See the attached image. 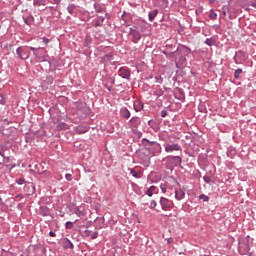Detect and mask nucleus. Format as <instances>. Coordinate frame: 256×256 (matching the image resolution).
I'll use <instances>...</instances> for the list:
<instances>
[{
    "mask_svg": "<svg viewBox=\"0 0 256 256\" xmlns=\"http://www.w3.org/2000/svg\"><path fill=\"white\" fill-rule=\"evenodd\" d=\"M171 243H173V238H171V237H170V238H167V244H168V245H171Z\"/></svg>",
    "mask_w": 256,
    "mask_h": 256,
    "instance_id": "052dcab7",
    "label": "nucleus"
},
{
    "mask_svg": "<svg viewBox=\"0 0 256 256\" xmlns=\"http://www.w3.org/2000/svg\"><path fill=\"white\" fill-rule=\"evenodd\" d=\"M16 55L22 60L27 61L31 57V52L27 51L26 47L20 46L16 49Z\"/></svg>",
    "mask_w": 256,
    "mask_h": 256,
    "instance_id": "0eeeda50",
    "label": "nucleus"
},
{
    "mask_svg": "<svg viewBox=\"0 0 256 256\" xmlns=\"http://www.w3.org/2000/svg\"><path fill=\"white\" fill-rule=\"evenodd\" d=\"M46 1L47 0H34L33 3L36 7H41V5H45Z\"/></svg>",
    "mask_w": 256,
    "mask_h": 256,
    "instance_id": "7c9ffc66",
    "label": "nucleus"
},
{
    "mask_svg": "<svg viewBox=\"0 0 256 256\" xmlns=\"http://www.w3.org/2000/svg\"><path fill=\"white\" fill-rule=\"evenodd\" d=\"M164 55H166V57H170L173 59V57H175V54L177 53V50L175 52H171V53H167V52H163Z\"/></svg>",
    "mask_w": 256,
    "mask_h": 256,
    "instance_id": "58836bf2",
    "label": "nucleus"
},
{
    "mask_svg": "<svg viewBox=\"0 0 256 256\" xmlns=\"http://www.w3.org/2000/svg\"><path fill=\"white\" fill-rule=\"evenodd\" d=\"M0 156H2L3 159H5V151L4 150H0Z\"/></svg>",
    "mask_w": 256,
    "mask_h": 256,
    "instance_id": "69168bd1",
    "label": "nucleus"
},
{
    "mask_svg": "<svg viewBox=\"0 0 256 256\" xmlns=\"http://www.w3.org/2000/svg\"><path fill=\"white\" fill-rule=\"evenodd\" d=\"M77 6L75 4H69L68 7H67V11L70 15H73L74 11H75V8Z\"/></svg>",
    "mask_w": 256,
    "mask_h": 256,
    "instance_id": "c85d7f7f",
    "label": "nucleus"
},
{
    "mask_svg": "<svg viewBox=\"0 0 256 256\" xmlns=\"http://www.w3.org/2000/svg\"><path fill=\"white\" fill-rule=\"evenodd\" d=\"M137 30L136 29H133V28H129V35H132L134 32H136Z\"/></svg>",
    "mask_w": 256,
    "mask_h": 256,
    "instance_id": "680f3d73",
    "label": "nucleus"
},
{
    "mask_svg": "<svg viewBox=\"0 0 256 256\" xmlns=\"http://www.w3.org/2000/svg\"><path fill=\"white\" fill-rule=\"evenodd\" d=\"M157 15H159V10L158 9H154L153 11L148 13V19L149 21H155V18L157 17Z\"/></svg>",
    "mask_w": 256,
    "mask_h": 256,
    "instance_id": "a211bd4d",
    "label": "nucleus"
},
{
    "mask_svg": "<svg viewBox=\"0 0 256 256\" xmlns=\"http://www.w3.org/2000/svg\"><path fill=\"white\" fill-rule=\"evenodd\" d=\"M105 58L108 59V61H111V59H113V55L111 54H106Z\"/></svg>",
    "mask_w": 256,
    "mask_h": 256,
    "instance_id": "4d7b16f0",
    "label": "nucleus"
},
{
    "mask_svg": "<svg viewBox=\"0 0 256 256\" xmlns=\"http://www.w3.org/2000/svg\"><path fill=\"white\" fill-rule=\"evenodd\" d=\"M17 185H25V178L16 179Z\"/></svg>",
    "mask_w": 256,
    "mask_h": 256,
    "instance_id": "e433bc0d",
    "label": "nucleus"
},
{
    "mask_svg": "<svg viewBox=\"0 0 256 256\" xmlns=\"http://www.w3.org/2000/svg\"><path fill=\"white\" fill-rule=\"evenodd\" d=\"M249 7H250L249 4H247V5L243 6V9L245 11H251V8H249Z\"/></svg>",
    "mask_w": 256,
    "mask_h": 256,
    "instance_id": "bf43d9fd",
    "label": "nucleus"
},
{
    "mask_svg": "<svg viewBox=\"0 0 256 256\" xmlns=\"http://www.w3.org/2000/svg\"><path fill=\"white\" fill-rule=\"evenodd\" d=\"M118 75L122 79H127V81H131V70L127 67H120L118 70Z\"/></svg>",
    "mask_w": 256,
    "mask_h": 256,
    "instance_id": "6e6552de",
    "label": "nucleus"
},
{
    "mask_svg": "<svg viewBox=\"0 0 256 256\" xmlns=\"http://www.w3.org/2000/svg\"><path fill=\"white\" fill-rule=\"evenodd\" d=\"M43 49L44 48H38L37 54H34L36 59H45V54L43 52H41V50H43Z\"/></svg>",
    "mask_w": 256,
    "mask_h": 256,
    "instance_id": "b1692460",
    "label": "nucleus"
},
{
    "mask_svg": "<svg viewBox=\"0 0 256 256\" xmlns=\"http://www.w3.org/2000/svg\"><path fill=\"white\" fill-rule=\"evenodd\" d=\"M97 223H99V225L96 226V229H103V225H105V218L98 219Z\"/></svg>",
    "mask_w": 256,
    "mask_h": 256,
    "instance_id": "c756f323",
    "label": "nucleus"
},
{
    "mask_svg": "<svg viewBox=\"0 0 256 256\" xmlns=\"http://www.w3.org/2000/svg\"><path fill=\"white\" fill-rule=\"evenodd\" d=\"M58 131H67L69 129V125L65 122H61L57 125Z\"/></svg>",
    "mask_w": 256,
    "mask_h": 256,
    "instance_id": "412c9836",
    "label": "nucleus"
},
{
    "mask_svg": "<svg viewBox=\"0 0 256 256\" xmlns=\"http://www.w3.org/2000/svg\"><path fill=\"white\" fill-rule=\"evenodd\" d=\"M42 41H43V43H44L45 45H49V43H50L51 40H49V38H47V37H43V38H42Z\"/></svg>",
    "mask_w": 256,
    "mask_h": 256,
    "instance_id": "8fccbe9b",
    "label": "nucleus"
},
{
    "mask_svg": "<svg viewBox=\"0 0 256 256\" xmlns=\"http://www.w3.org/2000/svg\"><path fill=\"white\" fill-rule=\"evenodd\" d=\"M167 115H168L167 109H164V110H162V111L160 112V116H161L162 118H165Z\"/></svg>",
    "mask_w": 256,
    "mask_h": 256,
    "instance_id": "49530a36",
    "label": "nucleus"
},
{
    "mask_svg": "<svg viewBox=\"0 0 256 256\" xmlns=\"http://www.w3.org/2000/svg\"><path fill=\"white\" fill-rule=\"evenodd\" d=\"M148 125L151 129H153V131H155V133H157V131L160 129L159 123H157L155 120H149Z\"/></svg>",
    "mask_w": 256,
    "mask_h": 256,
    "instance_id": "4468645a",
    "label": "nucleus"
},
{
    "mask_svg": "<svg viewBox=\"0 0 256 256\" xmlns=\"http://www.w3.org/2000/svg\"><path fill=\"white\" fill-rule=\"evenodd\" d=\"M160 205L162 211H169L173 207V202L165 197H160Z\"/></svg>",
    "mask_w": 256,
    "mask_h": 256,
    "instance_id": "1a4fd4ad",
    "label": "nucleus"
},
{
    "mask_svg": "<svg viewBox=\"0 0 256 256\" xmlns=\"http://www.w3.org/2000/svg\"><path fill=\"white\" fill-rule=\"evenodd\" d=\"M142 142L145 145L146 149H148V151L154 156L161 155L163 148L161 147V144L159 142L150 141L147 138H143Z\"/></svg>",
    "mask_w": 256,
    "mask_h": 256,
    "instance_id": "7ed1b4c3",
    "label": "nucleus"
},
{
    "mask_svg": "<svg viewBox=\"0 0 256 256\" xmlns=\"http://www.w3.org/2000/svg\"><path fill=\"white\" fill-rule=\"evenodd\" d=\"M85 235H87L88 237H91V239H97L99 237V232L95 231L92 232L91 230H85Z\"/></svg>",
    "mask_w": 256,
    "mask_h": 256,
    "instance_id": "6ab92c4d",
    "label": "nucleus"
},
{
    "mask_svg": "<svg viewBox=\"0 0 256 256\" xmlns=\"http://www.w3.org/2000/svg\"><path fill=\"white\" fill-rule=\"evenodd\" d=\"M203 181H204V183H211V176H203Z\"/></svg>",
    "mask_w": 256,
    "mask_h": 256,
    "instance_id": "79ce46f5",
    "label": "nucleus"
},
{
    "mask_svg": "<svg viewBox=\"0 0 256 256\" xmlns=\"http://www.w3.org/2000/svg\"><path fill=\"white\" fill-rule=\"evenodd\" d=\"M4 161H5V163H7V165L10 164L11 163V156L5 157Z\"/></svg>",
    "mask_w": 256,
    "mask_h": 256,
    "instance_id": "603ef678",
    "label": "nucleus"
},
{
    "mask_svg": "<svg viewBox=\"0 0 256 256\" xmlns=\"http://www.w3.org/2000/svg\"><path fill=\"white\" fill-rule=\"evenodd\" d=\"M97 19L101 21V23H105V16H97Z\"/></svg>",
    "mask_w": 256,
    "mask_h": 256,
    "instance_id": "864d4df0",
    "label": "nucleus"
},
{
    "mask_svg": "<svg viewBox=\"0 0 256 256\" xmlns=\"http://www.w3.org/2000/svg\"><path fill=\"white\" fill-rule=\"evenodd\" d=\"M176 67L177 69H181V65H183L187 61V55L191 53V48L187 46H182L176 50Z\"/></svg>",
    "mask_w": 256,
    "mask_h": 256,
    "instance_id": "f03ea898",
    "label": "nucleus"
},
{
    "mask_svg": "<svg viewBox=\"0 0 256 256\" xmlns=\"http://www.w3.org/2000/svg\"><path fill=\"white\" fill-rule=\"evenodd\" d=\"M104 87H105V89H107V91H112V89H113V86H109V85H107V84H104Z\"/></svg>",
    "mask_w": 256,
    "mask_h": 256,
    "instance_id": "6e6d98bb",
    "label": "nucleus"
},
{
    "mask_svg": "<svg viewBox=\"0 0 256 256\" xmlns=\"http://www.w3.org/2000/svg\"><path fill=\"white\" fill-rule=\"evenodd\" d=\"M54 3H55L56 5H59V3H61V0H54Z\"/></svg>",
    "mask_w": 256,
    "mask_h": 256,
    "instance_id": "774afa93",
    "label": "nucleus"
},
{
    "mask_svg": "<svg viewBox=\"0 0 256 256\" xmlns=\"http://www.w3.org/2000/svg\"><path fill=\"white\" fill-rule=\"evenodd\" d=\"M74 213L77 217H85V209L82 207H76Z\"/></svg>",
    "mask_w": 256,
    "mask_h": 256,
    "instance_id": "aec40b11",
    "label": "nucleus"
},
{
    "mask_svg": "<svg viewBox=\"0 0 256 256\" xmlns=\"http://www.w3.org/2000/svg\"><path fill=\"white\" fill-rule=\"evenodd\" d=\"M27 47L28 49H30V51L33 52V55H37V51L39 50V48H35L33 46H25Z\"/></svg>",
    "mask_w": 256,
    "mask_h": 256,
    "instance_id": "c9c22d12",
    "label": "nucleus"
},
{
    "mask_svg": "<svg viewBox=\"0 0 256 256\" xmlns=\"http://www.w3.org/2000/svg\"><path fill=\"white\" fill-rule=\"evenodd\" d=\"M155 207H157V201L152 200V201L150 202L149 209H155Z\"/></svg>",
    "mask_w": 256,
    "mask_h": 256,
    "instance_id": "a19ab883",
    "label": "nucleus"
},
{
    "mask_svg": "<svg viewBox=\"0 0 256 256\" xmlns=\"http://www.w3.org/2000/svg\"><path fill=\"white\" fill-rule=\"evenodd\" d=\"M120 113H121V116L124 118V119H129L131 117V112L129 111L128 108H122L120 110Z\"/></svg>",
    "mask_w": 256,
    "mask_h": 256,
    "instance_id": "f3484780",
    "label": "nucleus"
},
{
    "mask_svg": "<svg viewBox=\"0 0 256 256\" xmlns=\"http://www.w3.org/2000/svg\"><path fill=\"white\" fill-rule=\"evenodd\" d=\"M7 149L8 148H7V146L5 144H1L0 145V151H4L5 152V151H7Z\"/></svg>",
    "mask_w": 256,
    "mask_h": 256,
    "instance_id": "3c124183",
    "label": "nucleus"
},
{
    "mask_svg": "<svg viewBox=\"0 0 256 256\" xmlns=\"http://www.w3.org/2000/svg\"><path fill=\"white\" fill-rule=\"evenodd\" d=\"M65 227H66V229H73L74 223L71 222V221H67V222L65 223Z\"/></svg>",
    "mask_w": 256,
    "mask_h": 256,
    "instance_id": "f704fd0d",
    "label": "nucleus"
},
{
    "mask_svg": "<svg viewBox=\"0 0 256 256\" xmlns=\"http://www.w3.org/2000/svg\"><path fill=\"white\" fill-rule=\"evenodd\" d=\"M130 175H132V177H134L135 179H141V173L135 171V169H130Z\"/></svg>",
    "mask_w": 256,
    "mask_h": 256,
    "instance_id": "393cba45",
    "label": "nucleus"
},
{
    "mask_svg": "<svg viewBox=\"0 0 256 256\" xmlns=\"http://www.w3.org/2000/svg\"><path fill=\"white\" fill-rule=\"evenodd\" d=\"M205 45H208V47H213L215 45V39L214 38H207L204 41Z\"/></svg>",
    "mask_w": 256,
    "mask_h": 256,
    "instance_id": "a878e982",
    "label": "nucleus"
},
{
    "mask_svg": "<svg viewBox=\"0 0 256 256\" xmlns=\"http://www.w3.org/2000/svg\"><path fill=\"white\" fill-rule=\"evenodd\" d=\"M15 199H25V196L23 194H17Z\"/></svg>",
    "mask_w": 256,
    "mask_h": 256,
    "instance_id": "5fc2aeb1",
    "label": "nucleus"
},
{
    "mask_svg": "<svg viewBox=\"0 0 256 256\" xmlns=\"http://www.w3.org/2000/svg\"><path fill=\"white\" fill-rule=\"evenodd\" d=\"M160 189L162 193H167V186L165 184H160Z\"/></svg>",
    "mask_w": 256,
    "mask_h": 256,
    "instance_id": "a18cd8bd",
    "label": "nucleus"
},
{
    "mask_svg": "<svg viewBox=\"0 0 256 256\" xmlns=\"http://www.w3.org/2000/svg\"><path fill=\"white\" fill-rule=\"evenodd\" d=\"M132 42H134L135 44L139 43V41H141V33L136 30L133 34H132Z\"/></svg>",
    "mask_w": 256,
    "mask_h": 256,
    "instance_id": "dca6fc26",
    "label": "nucleus"
},
{
    "mask_svg": "<svg viewBox=\"0 0 256 256\" xmlns=\"http://www.w3.org/2000/svg\"><path fill=\"white\" fill-rule=\"evenodd\" d=\"M4 126H2L3 128H5V125H9V120L7 118H5L3 120Z\"/></svg>",
    "mask_w": 256,
    "mask_h": 256,
    "instance_id": "13d9d810",
    "label": "nucleus"
},
{
    "mask_svg": "<svg viewBox=\"0 0 256 256\" xmlns=\"http://www.w3.org/2000/svg\"><path fill=\"white\" fill-rule=\"evenodd\" d=\"M93 7H94L96 13H103V12H105V9L99 3H94Z\"/></svg>",
    "mask_w": 256,
    "mask_h": 256,
    "instance_id": "4be33fe9",
    "label": "nucleus"
},
{
    "mask_svg": "<svg viewBox=\"0 0 256 256\" xmlns=\"http://www.w3.org/2000/svg\"><path fill=\"white\" fill-rule=\"evenodd\" d=\"M88 129L87 127L80 126L78 128V133H87Z\"/></svg>",
    "mask_w": 256,
    "mask_h": 256,
    "instance_id": "4c0bfd02",
    "label": "nucleus"
},
{
    "mask_svg": "<svg viewBox=\"0 0 256 256\" xmlns=\"http://www.w3.org/2000/svg\"><path fill=\"white\" fill-rule=\"evenodd\" d=\"M39 215L42 217H49L51 215V210L47 206H40Z\"/></svg>",
    "mask_w": 256,
    "mask_h": 256,
    "instance_id": "9b49d317",
    "label": "nucleus"
},
{
    "mask_svg": "<svg viewBox=\"0 0 256 256\" xmlns=\"http://www.w3.org/2000/svg\"><path fill=\"white\" fill-rule=\"evenodd\" d=\"M5 167H7V169H9L10 171L15 169V167H17L16 164H5Z\"/></svg>",
    "mask_w": 256,
    "mask_h": 256,
    "instance_id": "37998d69",
    "label": "nucleus"
},
{
    "mask_svg": "<svg viewBox=\"0 0 256 256\" xmlns=\"http://www.w3.org/2000/svg\"><path fill=\"white\" fill-rule=\"evenodd\" d=\"M129 128L131 129L132 133H137L139 127L141 126V118L137 116H133L128 122Z\"/></svg>",
    "mask_w": 256,
    "mask_h": 256,
    "instance_id": "423d86ee",
    "label": "nucleus"
},
{
    "mask_svg": "<svg viewBox=\"0 0 256 256\" xmlns=\"http://www.w3.org/2000/svg\"><path fill=\"white\" fill-rule=\"evenodd\" d=\"M241 73H243V69H241V68L236 69L234 72V77L236 79H239V76L241 75Z\"/></svg>",
    "mask_w": 256,
    "mask_h": 256,
    "instance_id": "2f4dec72",
    "label": "nucleus"
},
{
    "mask_svg": "<svg viewBox=\"0 0 256 256\" xmlns=\"http://www.w3.org/2000/svg\"><path fill=\"white\" fill-rule=\"evenodd\" d=\"M209 17H210V19L215 20V19H217V13L211 12Z\"/></svg>",
    "mask_w": 256,
    "mask_h": 256,
    "instance_id": "de8ad7c7",
    "label": "nucleus"
},
{
    "mask_svg": "<svg viewBox=\"0 0 256 256\" xmlns=\"http://www.w3.org/2000/svg\"><path fill=\"white\" fill-rule=\"evenodd\" d=\"M104 17H105V19H108V20H109V19H111V14L106 13Z\"/></svg>",
    "mask_w": 256,
    "mask_h": 256,
    "instance_id": "338daca9",
    "label": "nucleus"
},
{
    "mask_svg": "<svg viewBox=\"0 0 256 256\" xmlns=\"http://www.w3.org/2000/svg\"><path fill=\"white\" fill-rule=\"evenodd\" d=\"M23 19H24V23L26 25H31V23H33V21H35V18L31 15L26 18H23Z\"/></svg>",
    "mask_w": 256,
    "mask_h": 256,
    "instance_id": "bb28decb",
    "label": "nucleus"
},
{
    "mask_svg": "<svg viewBox=\"0 0 256 256\" xmlns=\"http://www.w3.org/2000/svg\"><path fill=\"white\" fill-rule=\"evenodd\" d=\"M153 95L155 97H163V95H165V90H163V88L157 86L156 88H154Z\"/></svg>",
    "mask_w": 256,
    "mask_h": 256,
    "instance_id": "2eb2a0df",
    "label": "nucleus"
},
{
    "mask_svg": "<svg viewBox=\"0 0 256 256\" xmlns=\"http://www.w3.org/2000/svg\"><path fill=\"white\" fill-rule=\"evenodd\" d=\"M165 169L173 171L175 167H179L183 163V155H169L162 159Z\"/></svg>",
    "mask_w": 256,
    "mask_h": 256,
    "instance_id": "f257e3e1",
    "label": "nucleus"
},
{
    "mask_svg": "<svg viewBox=\"0 0 256 256\" xmlns=\"http://www.w3.org/2000/svg\"><path fill=\"white\" fill-rule=\"evenodd\" d=\"M247 59H249V55L243 50L236 51L233 57V61L236 65H243Z\"/></svg>",
    "mask_w": 256,
    "mask_h": 256,
    "instance_id": "39448f33",
    "label": "nucleus"
},
{
    "mask_svg": "<svg viewBox=\"0 0 256 256\" xmlns=\"http://www.w3.org/2000/svg\"><path fill=\"white\" fill-rule=\"evenodd\" d=\"M17 209H19V211H23V204H18Z\"/></svg>",
    "mask_w": 256,
    "mask_h": 256,
    "instance_id": "0e129e2a",
    "label": "nucleus"
},
{
    "mask_svg": "<svg viewBox=\"0 0 256 256\" xmlns=\"http://www.w3.org/2000/svg\"><path fill=\"white\" fill-rule=\"evenodd\" d=\"M156 187L155 186H150L149 189H147V191L145 192V194L148 197H153V191H155Z\"/></svg>",
    "mask_w": 256,
    "mask_h": 256,
    "instance_id": "cd10ccee",
    "label": "nucleus"
},
{
    "mask_svg": "<svg viewBox=\"0 0 256 256\" xmlns=\"http://www.w3.org/2000/svg\"><path fill=\"white\" fill-rule=\"evenodd\" d=\"M49 235H50V237H57V234H55V232H53V231H50Z\"/></svg>",
    "mask_w": 256,
    "mask_h": 256,
    "instance_id": "e2e57ef3",
    "label": "nucleus"
},
{
    "mask_svg": "<svg viewBox=\"0 0 256 256\" xmlns=\"http://www.w3.org/2000/svg\"><path fill=\"white\" fill-rule=\"evenodd\" d=\"M133 107H134V111L136 113H141V110L145 109V103H143V101H141V99H136L133 102Z\"/></svg>",
    "mask_w": 256,
    "mask_h": 256,
    "instance_id": "9d476101",
    "label": "nucleus"
},
{
    "mask_svg": "<svg viewBox=\"0 0 256 256\" xmlns=\"http://www.w3.org/2000/svg\"><path fill=\"white\" fill-rule=\"evenodd\" d=\"M65 179H66V181H73V175H71V174H66V175H65Z\"/></svg>",
    "mask_w": 256,
    "mask_h": 256,
    "instance_id": "09e8293b",
    "label": "nucleus"
},
{
    "mask_svg": "<svg viewBox=\"0 0 256 256\" xmlns=\"http://www.w3.org/2000/svg\"><path fill=\"white\" fill-rule=\"evenodd\" d=\"M248 5L250 7H253V9H256V0H250L248 1Z\"/></svg>",
    "mask_w": 256,
    "mask_h": 256,
    "instance_id": "ea45409f",
    "label": "nucleus"
},
{
    "mask_svg": "<svg viewBox=\"0 0 256 256\" xmlns=\"http://www.w3.org/2000/svg\"><path fill=\"white\" fill-rule=\"evenodd\" d=\"M91 43H93V38L91 37V35H86V37L84 39V46L89 47V45H91Z\"/></svg>",
    "mask_w": 256,
    "mask_h": 256,
    "instance_id": "5701e85b",
    "label": "nucleus"
},
{
    "mask_svg": "<svg viewBox=\"0 0 256 256\" xmlns=\"http://www.w3.org/2000/svg\"><path fill=\"white\" fill-rule=\"evenodd\" d=\"M155 83H159L161 85V83H163V78H161V76H156Z\"/></svg>",
    "mask_w": 256,
    "mask_h": 256,
    "instance_id": "c03bdc74",
    "label": "nucleus"
},
{
    "mask_svg": "<svg viewBox=\"0 0 256 256\" xmlns=\"http://www.w3.org/2000/svg\"><path fill=\"white\" fill-rule=\"evenodd\" d=\"M93 21H94L93 27H103L102 22L98 18L94 19Z\"/></svg>",
    "mask_w": 256,
    "mask_h": 256,
    "instance_id": "473e14b6",
    "label": "nucleus"
},
{
    "mask_svg": "<svg viewBox=\"0 0 256 256\" xmlns=\"http://www.w3.org/2000/svg\"><path fill=\"white\" fill-rule=\"evenodd\" d=\"M165 153H175L179 152L180 155H183V148L178 143H173L171 141H165L164 143Z\"/></svg>",
    "mask_w": 256,
    "mask_h": 256,
    "instance_id": "20e7f679",
    "label": "nucleus"
},
{
    "mask_svg": "<svg viewBox=\"0 0 256 256\" xmlns=\"http://www.w3.org/2000/svg\"><path fill=\"white\" fill-rule=\"evenodd\" d=\"M63 248L64 249H75V246L73 245V242H71V240H69V238H64Z\"/></svg>",
    "mask_w": 256,
    "mask_h": 256,
    "instance_id": "ddd939ff",
    "label": "nucleus"
},
{
    "mask_svg": "<svg viewBox=\"0 0 256 256\" xmlns=\"http://www.w3.org/2000/svg\"><path fill=\"white\" fill-rule=\"evenodd\" d=\"M199 199L201 201H204L205 203H207V201H209V196H207L205 194H201V195H199Z\"/></svg>",
    "mask_w": 256,
    "mask_h": 256,
    "instance_id": "72a5a7b5",
    "label": "nucleus"
},
{
    "mask_svg": "<svg viewBox=\"0 0 256 256\" xmlns=\"http://www.w3.org/2000/svg\"><path fill=\"white\" fill-rule=\"evenodd\" d=\"M183 199H185V191H183L182 189L175 190V200L183 201Z\"/></svg>",
    "mask_w": 256,
    "mask_h": 256,
    "instance_id": "f8f14e48",
    "label": "nucleus"
}]
</instances>
